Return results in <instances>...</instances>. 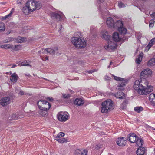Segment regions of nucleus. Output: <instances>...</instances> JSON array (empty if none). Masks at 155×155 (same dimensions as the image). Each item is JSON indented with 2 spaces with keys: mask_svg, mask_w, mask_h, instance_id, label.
Instances as JSON below:
<instances>
[{
  "mask_svg": "<svg viewBox=\"0 0 155 155\" xmlns=\"http://www.w3.org/2000/svg\"><path fill=\"white\" fill-rule=\"evenodd\" d=\"M153 44L150 41L149 43L147 46L146 47L148 49V50H149L151 47L153 45Z\"/></svg>",
  "mask_w": 155,
  "mask_h": 155,
  "instance_id": "nucleus-45",
  "label": "nucleus"
},
{
  "mask_svg": "<svg viewBox=\"0 0 155 155\" xmlns=\"http://www.w3.org/2000/svg\"><path fill=\"white\" fill-rule=\"evenodd\" d=\"M108 33L107 32H106L104 34H102V38H104L107 41H110V36L108 35Z\"/></svg>",
  "mask_w": 155,
  "mask_h": 155,
  "instance_id": "nucleus-28",
  "label": "nucleus"
},
{
  "mask_svg": "<svg viewBox=\"0 0 155 155\" xmlns=\"http://www.w3.org/2000/svg\"><path fill=\"white\" fill-rule=\"evenodd\" d=\"M19 94L21 95H23L24 94L23 91H20Z\"/></svg>",
  "mask_w": 155,
  "mask_h": 155,
  "instance_id": "nucleus-56",
  "label": "nucleus"
},
{
  "mask_svg": "<svg viewBox=\"0 0 155 155\" xmlns=\"http://www.w3.org/2000/svg\"><path fill=\"white\" fill-rule=\"evenodd\" d=\"M148 82L146 79L136 80L134 85V89L139 94L143 95L145 94V91L147 90L146 88L147 87Z\"/></svg>",
  "mask_w": 155,
  "mask_h": 155,
  "instance_id": "nucleus-1",
  "label": "nucleus"
},
{
  "mask_svg": "<svg viewBox=\"0 0 155 155\" xmlns=\"http://www.w3.org/2000/svg\"><path fill=\"white\" fill-rule=\"evenodd\" d=\"M124 95V93L121 91L117 92V94H115V97L116 98L121 99H123L124 98L123 96Z\"/></svg>",
  "mask_w": 155,
  "mask_h": 155,
  "instance_id": "nucleus-25",
  "label": "nucleus"
},
{
  "mask_svg": "<svg viewBox=\"0 0 155 155\" xmlns=\"http://www.w3.org/2000/svg\"><path fill=\"white\" fill-rule=\"evenodd\" d=\"M150 41L151 42H152L153 44V43L155 42V38H154L153 39H152Z\"/></svg>",
  "mask_w": 155,
  "mask_h": 155,
  "instance_id": "nucleus-54",
  "label": "nucleus"
},
{
  "mask_svg": "<svg viewBox=\"0 0 155 155\" xmlns=\"http://www.w3.org/2000/svg\"><path fill=\"white\" fill-rule=\"evenodd\" d=\"M18 78V75L14 73L11 75L10 80L12 82L15 83L17 81V78Z\"/></svg>",
  "mask_w": 155,
  "mask_h": 155,
  "instance_id": "nucleus-24",
  "label": "nucleus"
},
{
  "mask_svg": "<svg viewBox=\"0 0 155 155\" xmlns=\"http://www.w3.org/2000/svg\"><path fill=\"white\" fill-rule=\"evenodd\" d=\"M147 150L143 147H139L136 151V153L137 155H146Z\"/></svg>",
  "mask_w": 155,
  "mask_h": 155,
  "instance_id": "nucleus-15",
  "label": "nucleus"
},
{
  "mask_svg": "<svg viewBox=\"0 0 155 155\" xmlns=\"http://www.w3.org/2000/svg\"><path fill=\"white\" fill-rule=\"evenodd\" d=\"M25 61V63L27 64H29L30 62V61L28 60H25V61Z\"/></svg>",
  "mask_w": 155,
  "mask_h": 155,
  "instance_id": "nucleus-57",
  "label": "nucleus"
},
{
  "mask_svg": "<svg viewBox=\"0 0 155 155\" xmlns=\"http://www.w3.org/2000/svg\"><path fill=\"white\" fill-rule=\"evenodd\" d=\"M134 110L138 113H140L143 110V108L141 106H137L134 108Z\"/></svg>",
  "mask_w": 155,
  "mask_h": 155,
  "instance_id": "nucleus-31",
  "label": "nucleus"
},
{
  "mask_svg": "<svg viewBox=\"0 0 155 155\" xmlns=\"http://www.w3.org/2000/svg\"><path fill=\"white\" fill-rule=\"evenodd\" d=\"M154 21L153 19H152L151 20H150L149 23L150 27H152L153 26L152 25H153L154 23Z\"/></svg>",
  "mask_w": 155,
  "mask_h": 155,
  "instance_id": "nucleus-43",
  "label": "nucleus"
},
{
  "mask_svg": "<svg viewBox=\"0 0 155 155\" xmlns=\"http://www.w3.org/2000/svg\"><path fill=\"white\" fill-rule=\"evenodd\" d=\"M126 84L125 83L124 80L123 79L122 81H121L119 83L118 85V89L120 90H123L125 87Z\"/></svg>",
  "mask_w": 155,
  "mask_h": 155,
  "instance_id": "nucleus-19",
  "label": "nucleus"
},
{
  "mask_svg": "<svg viewBox=\"0 0 155 155\" xmlns=\"http://www.w3.org/2000/svg\"><path fill=\"white\" fill-rule=\"evenodd\" d=\"M26 5L30 9V11L33 12L35 10H38L41 7V4L39 1L34 0L28 1Z\"/></svg>",
  "mask_w": 155,
  "mask_h": 155,
  "instance_id": "nucleus-4",
  "label": "nucleus"
},
{
  "mask_svg": "<svg viewBox=\"0 0 155 155\" xmlns=\"http://www.w3.org/2000/svg\"><path fill=\"white\" fill-rule=\"evenodd\" d=\"M113 40L115 42H118L120 41V38L119 36V34L117 32L114 33L112 35Z\"/></svg>",
  "mask_w": 155,
  "mask_h": 155,
  "instance_id": "nucleus-21",
  "label": "nucleus"
},
{
  "mask_svg": "<svg viewBox=\"0 0 155 155\" xmlns=\"http://www.w3.org/2000/svg\"><path fill=\"white\" fill-rule=\"evenodd\" d=\"M126 138L124 137H120L116 140V143L119 146H123L126 145Z\"/></svg>",
  "mask_w": 155,
  "mask_h": 155,
  "instance_id": "nucleus-10",
  "label": "nucleus"
},
{
  "mask_svg": "<svg viewBox=\"0 0 155 155\" xmlns=\"http://www.w3.org/2000/svg\"><path fill=\"white\" fill-rule=\"evenodd\" d=\"M152 74L151 71L149 69H146L143 70L140 73V77L141 78L145 79L148 78Z\"/></svg>",
  "mask_w": 155,
  "mask_h": 155,
  "instance_id": "nucleus-8",
  "label": "nucleus"
},
{
  "mask_svg": "<svg viewBox=\"0 0 155 155\" xmlns=\"http://www.w3.org/2000/svg\"><path fill=\"white\" fill-rule=\"evenodd\" d=\"M20 64L22 66H30V65L28 64H27L25 62V61H23V62H21V61H20Z\"/></svg>",
  "mask_w": 155,
  "mask_h": 155,
  "instance_id": "nucleus-40",
  "label": "nucleus"
},
{
  "mask_svg": "<svg viewBox=\"0 0 155 155\" xmlns=\"http://www.w3.org/2000/svg\"><path fill=\"white\" fill-rule=\"evenodd\" d=\"M37 105L39 109L42 108L48 110L51 107L50 103L47 101L43 99L39 100L37 103Z\"/></svg>",
  "mask_w": 155,
  "mask_h": 155,
  "instance_id": "nucleus-5",
  "label": "nucleus"
},
{
  "mask_svg": "<svg viewBox=\"0 0 155 155\" xmlns=\"http://www.w3.org/2000/svg\"><path fill=\"white\" fill-rule=\"evenodd\" d=\"M48 56H46L45 57V60H48Z\"/></svg>",
  "mask_w": 155,
  "mask_h": 155,
  "instance_id": "nucleus-63",
  "label": "nucleus"
},
{
  "mask_svg": "<svg viewBox=\"0 0 155 155\" xmlns=\"http://www.w3.org/2000/svg\"><path fill=\"white\" fill-rule=\"evenodd\" d=\"M135 143L139 147H142L144 143L141 137H138L137 141Z\"/></svg>",
  "mask_w": 155,
  "mask_h": 155,
  "instance_id": "nucleus-20",
  "label": "nucleus"
},
{
  "mask_svg": "<svg viewBox=\"0 0 155 155\" xmlns=\"http://www.w3.org/2000/svg\"><path fill=\"white\" fill-rule=\"evenodd\" d=\"M5 29V27L4 24L0 22V32L4 31Z\"/></svg>",
  "mask_w": 155,
  "mask_h": 155,
  "instance_id": "nucleus-34",
  "label": "nucleus"
},
{
  "mask_svg": "<svg viewBox=\"0 0 155 155\" xmlns=\"http://www.w3.org/2000/svg\"><path fill=\"white\" fill-rule=\"evenodd\" d=\"M100 11L101 12V14L102 15L104 14L105 15V14L104 13V12H107V10L106 8H104L103 10L101 9Z\"/></svg>",
  "mask_w": 155,
  "mask_h": 155,
  "instance_id": "nucleus-48",
  "label": "nucleus"
},
{
  "mask_svg": "<svg viewBox=\"0 0 155 155\" xmlns=\"http://www.w3.org/2000/svg\"><path fill=\"white\" fill-rule=\"evenodd\" d=\"M70 94H63V97L64 99H68L70 97Z\"/></svg>",
  "mask_w": 155,
  "mask_h": 155,
  "instance_id": "nucleus-38",
  "label": "nucleus"
},
{
  "mask_svg": "<svg viewBox=\"0 0 155 155\" xmlns=\"http://www.w3.org/2000/svg\"><path fill=\"white\" fill-rule=\"evenodd\" d=\"M63 14H61L56 12H52L51 13V17L54 19H55L57 21H60L63 17Z\"/></svg>",
  "mask_w": 155,
  "mask_h": 155,
  "instance_id": "nucleus-11",
  "label": "nucleus"
},
{
  "mask_svg": "<svg viewBox=\"0 0 155 155\" xmlns=\"http://www.w3.org/2000/svg\"><path fill=\"white\" fill-rule=\"evenodd\" d=\"M150 101L152 102L153 104H155V97L153 99L150 100Z\"/></svg>",
  "mask_w": 155,
  "mask_h": 155,
  "instance_id": "nucleus-53",
  "label": "nucleus"
},
{
  "mask_svg": "<svg viewBox=\"0 0 155 155\" xmlns=\"http://www.w3.org/2000/svg\"><path fill=\"white\" fill-rule=\"evenodd\" d=\"M20 47V45H16L15 46H13V45H12V49L15 50H18L19 49Z\"/></svg>",
  "mask_w": 155,
  "mask_h": 155,
  "instance_id": "nucleus-35",
  "label": "nucleus"
},
{
  "mask_svg": "<svg viewBox=\"0 0 155 155\" xmlns=\"http://www.w3.org/2000/svg\"><path fill=\"white\" fill-rule=\"evenodd\" d=\"M46 99L48 101H49L50 102H52L54 100L53 99L52 97H49L46 98Z\"/></svg>",
  "mask_w": 155,
  "mask_h": 155,
  "instance_id": "nucleus-49",
  "label": "nucleus"
},
{
  "mask_svg": "<svg viewBox=\"0 0 155 155\" xmlns=\"http://www.w3.org/2000/svg\"><path fill=\"white\" fill-rule=\"evenodd\" d=\"M19 38L20 39V41H19V42H20V43H21L23 42L24 41H26V38L25 37H19Z\"/></svg>",
  "mask_w": 155,
  "mask_h": 155,
  "instance_id": "nucleus-46",
  "label": "nucleus"
},
{
  "mask_svg": "<svg viewBox=\"0 0 155 155\" xmlns=\"http://www.w3.org/2000/svg\"><path fill=\"white\" fill-rule=\"evenodd\" d=\"M155 65V58L150 59L147 64L148 66H152Z\"/></svg>",
  "mask_w": 155,
  "mask_h": 155,
  "instance_id": "nucleus-27",
  "label": "nucleus"
},
{
  "mask_svg": "<svg viewBox=\"0 0 155 155\" xmlns=\"http://www.w3.org/2000/svg\"><path fill=\"white\" fill-rule=\"evenodd\" d=\"M22 10L23 13L25 14L26 15L32 12L30 11L29 8L27 5L26 6L23 7Z\"/></svg>",
  "mask_w": 155,
  "mask_h": 155,
  "instance_id": "nucleus-23",
  "label": "nucleus"
},
{
  "mask_svg": "<svg viewBox=\"0 0 155 155\" xmlns=\"http://www.w3.org/2000/svg\"><path fill=\"white\" fill-rule=\"evenodd\" d=\"M64 135V133L62 132H60L58 135L57 137L58 138L62 137Z\"/></svg>",
  "mask_w": 155,
  "mask_h": 155,
  "instance_id": "nucleus-41",
  "label": "nucleus"
},
{
  "mask_svg": "<svg viewBox=\"0 0 155 155\" xmlns=\"http://www.w3.org/2000/svg\"><path fill=\"white\" fill-rule=\"evenodd\" d=\"M128 37H123L122 38H120V41L122 42H124L128 39Z\"/></svg>",
  "mask_w": 155,
  "mask_h": 155,
  "instance_id": "nucleus-42",
  "label": "nucleus"
},
{
  "mask_svg": "<svg viewBox=\"0 0 155 155\" xmlns=\"http://www.w3.org/2000/svg\"><path fill=\"white\" fill-rule=\"evenodd\" d=\"M155 97V94H150L149 96V99L150 101L153 99Z\"/></svg>",
  "mask_w": 155,
  "mask_h": 155,
  "instance_id": "nucleus-39",
  "label": "nucleus"
},
{
  "mask_svg": "<svg viewBox=\"0 0 155 155\" xmlns=\"http://www.w3.org/2000/svg\"><path fill=\"white\" fill-rule=\"evenodd\" d=\"M88 152V150L87 149H77L75 150L74 154L75 155H87Z\"/></svg>",
  "mask_w": 155,
  "mask_h": 155,
  "instance_id": "nucleus-13",
  "label": "nucleus"
},
{
  "mask_svg": "<svg viewBox=\"0 0 155 155\" xmlns=\"http://www.w3.org/2000/svg\"><path fill=\"white\" fill-rule=\"evenodd\" d=\"M10 17V14H8V15L2 17V20H5L6 19L8 18H9Z\"/></svg>",
  "mask_w": 155,
  "mask_h": 155,
  "instance_id": "nucleus-47",
  "label": "nucleus"
},
{
  "mask_svg": "<svg viewBox=\"0 0 155 155\" xmlns=\"http://www.w3.org/2000/svg\"><path fill=\"white\" fill-rule=\"evenodd\" d=\"M117 46V44L116 43L112 42L110 41H108L107 42V44L104 46L106 49L114 51L116 49Z\"/></svg>",
  "mask_w": 155,
  "mask_h": 155,
  "instance_id": "nucleus-7",
  "label": "nucleus"
},
{
  "mask_svg": "<svg viewBox=\"0 0 155 155\" xmlns=\"http://www.w3.org/2000/svg\"><path fill=\"white\" fill-rule=\"evenodd\" d=\"M45 50L48 53H49L50 54H53L55 53H56L57 55L60 54L57 47L54 48V49L48 48L45 50Z\"/></svg>",
  "mask_w": 155,
  "mask_h": 155,
  "instance_id": "nucleus-12",
  "label": "nucleus"
},
{
  "mask_svg": "<svg viewBox=\"0 0 155 155\" xmlns=\"http://www.w3.org/2000/svg\"><path fill=\"white\" fill-rule=\"evenodd\" d=\"M15 42H16L17 43H20V42H19V41H20V39L19 38V37H18L17 38H15Z\"/></svg>",
  "mask_w": 155,
  "mask_h": 155,
  "instance_id": "nucleus-51",
  "label": "nucleus"
},
{
  "mask_svg": "<svg viewBox=\"0 0 155 155\" xmlns=\"http://www.w3.org/2000/svg\"><path fill=\"white\" fill-rule=\"evenodd\" d=\"M15 38H13L10 37L9 39V42H10L13 41H15Z\"/></svg>",
  "mask_w": 155,
  "mask_h": 155,
  "instance_id": "nucleus-52",
  "label": "nucleus"
},
{
  "mask_svg": "<svg viewBox=\"0 0 155 155\" xmlns=\"http://www.w3.org/2000/svg\"><path fill=\"white\" fill-rule=\"evenodd\" d=\"M113 102L111 100L108 99L101 103V112L102 113H107L108 110H112Z\"/></svg>",
  "mask_w": 155,
  "mask_h": 155,
  "instance_id": "nucleus-3",
  "label": "nucleus"
},
{
  "mask_svg": "<svg viewBox=\"0 0 155 155\" xmlns=\"http://www.w3.org/2000/svg\"><path fill=\"white\" fill-rule=\"evenodd\" d=\"M10 99L9 97H4L0 100V104L4 106L6 105L9 103Z\"/></svg>",
  "mask_w": 155,
  "mask_h": 155,
  "instance_id": "nucleus-14",
  "label": "nucleus"
},
{
  "mask_svg": "<svg viewBox=\"0 0 155 155\" xmlns=\"http://www.w3.org/2000/svg\"><path fill=\"white\" fill-rule=\"evenodd\" d=\"M147 90L145 91V94H149L150 92H151L153 90V87L151 86H148L147 85V87L146 88Z\"/></svg>",
  "mask_w": 155,
  "mask_h": 155,
  "instance_id": "nucleus-26",
  "label": "nucleus"
},
{
  "mask_svg": "<svg viewBox=\"0 0 155 155\" xmlns=\"http://www.w3.org/2000/svg\"><path fill=\"white\" fill-rule=\"evenodd\" d=\"M56 140L58 142H59L62 143L64 142H67L68 141L65 138H58L56 139Z\"/></svg>",
  "mask_w": 155,
  "mask_h": 155,
  "instance_id": "nucleus-32",
  "label": "nucleus"
},
{
  "mask_svg": "<svg viewBox=\"0 0 155 155\" xmlns=\"http://www.w3.org/2000/svg\"><path fill=\"white\" fill-rule=\"evenodd\" d=\"M17 66V65L15 64H13L12 65V67H11L12 68H14L16 67Z\"/></svg>",
  "mask_w": 155,
  "mask_h": 155,
  "instance_id": "nucleus-59",
  "label": "nucleus"
},
{
  "mask_svg": "<svg viewBox=\"0 0 155 155\" xmlns=\"http://www.w3.org/2000/svg\"><path fill=\"white\" fill-rule=\"evenodd\" d=\"M118 30L122 35L125 34L127 33V30L126 28L123 27V26Z\"/></svg>",
  "mask_w": 155,
  "mask_h": 155,
  "instance_id": "nucleus-29",
  "label": "nucleus"
},
{
  "mask_svg": "<svg viewBox=\"0 0 155 155\" xmlns=\"http://www.w3.org/2000/svg\"><path fill=\"white\" fill-rule=\"evenodd\" d=\"M109 77L108 76H107L105 78V79L106 80H108L109 79Z\"/></svg>",
  "mask_w": 155,
  "mask_h": 155,
  "instance_id": "nucleus-64",
  "label": "nucleus"
},
{
  "mask_svg": "<svg viewBox=\"0 0 155 155\" xmlns=\"http://www.w3.org/2000/svg\"><path fill=\"white\" fill-rule=\"evenodd\" d=\"M21 0H18L17 1V4L21 3Z\"/></svg>",
  "mask_w": 155,
  "mask_h": 155,
  "instance_id": "nucleus-58",
  "label": "nucleus"
},
{
  "mask_svg": "<svg viewBox=\"0 0 155 155\" xmlns=\"http://www.w3.org/2000/svg\"><path fill=\"white\" fill-rule=\"evenodd\" d=\"M123 26V24L122 21L120 20L117 21L116 22H114L113 26V28L119 29V28Z\"/></svg>",
  "mask_w": 155,
  "mask_h": 155,
  "instance_id": "nucleus-17",
  "label": "nucleus"
},
{
  "mask_svg": "<svg viewBox=\"0 0 155 155\" xmlns=\"http://www.w3.org/2000/svg\"><path fill=\"white\" fill-rule=\"evenodd\" d=\"M4 42L5 43H7V42H9V41H8V40L6 39V40H4Z\"/></svg>",
  "mask_w": 155,
  "mask_h": 155,
  "instance_id": "nucleus-60",
  "label": "nucleus"
},
{
  "mask_svg": "<svg viewBox=\"0 0 155 155\" xmlns=\"http://www.w3.org/2000/svg\"><path fill=\"white\" fill-rule=\"evenodd\" d=\"M114 22L113 18L111 17L108 18L106 21V23L107 26L110 28H113Z\"/></svg>",
  "mask_w": 155,
  "mask_h": 155,
  "instance_id": "nucleus-16",
  "label": "nucleus"
},
{
  "mask_svg": "<svg viewBox=\"0 0 155 155\" xmlns=\"http://www.w3.org/2000/svg\"><path fill=\"white\" fill-rule=\"evenodd\" d=\"M84 103V101L81 99L76 98L74 102L75 104L78 106H80L82 105Z\"/></svg>",
  "mask_w": 155,
  "mask_h": 155,
  "instance_id": "nucleus-22",
  "label": "nucleus"
},
{
  "mask_svg": "<svg viewBox=\"0 0 155 155\" xmlns=\"http://www.w3.org/2000/svg\"><path fill=\"white\" fill-rule=\"evenodd\" d=\"M25 74V76H27L28 77H29L30 76V74L28 73H26V74Z\"/></svg>",
  "mask_w": 155,
  "mask_h": 155,
  "instance_id": "nucleus-61",
  "label": "nucleus"
},
{
  "mask_svg": "<svg viewBox=\"0 0 155 155\" xmlns=\"http://www.w3.org/2000/svg\"><path fill=\"white\" fill-rule=\"evenodd\" d=\"M143 54V53L140 54L139 55L138 58H137L136 59L135 61L137 63L139 64L140 63L142 59Z\"/></svg>",
  "mask_w": 155,
  "mask_h": 155,
  "instance_id": "nucleus-30",
  "label": "nucleus"
},
{
  "mask_svg": "<svg viewBox=\"0 0 155 155\" xmlns=\"http://www.w3.org/2000/svg\"><path fill=\"white\" fill-rule=\"evenodd\" d=\"M137 137L138 136L134 133H130L127 136V139L131 143H134L137 141Z\"/></svg>",
  "mask_w": 155,
  "mask_h": 155,
  "instance_id": "nucleus-9",
  "label": "nucleus"
},
{
  "mask_svg": "<svg viewBox=\"0 0 155 155\" xmlns=\"http://www.w3.org/2000/svg\"><path fill=\"white\" fill-rule=\"evenodd\" d=\"M58 120L61 122H65L68 120L69 117V114L66 112H60L57 115Z\"/></svg>",
  "mask_w": 155,
  "mask_h": 155,
  "instance_id": "nucleus-6",
  "label": "nucleus"
},
{
  "mask_svg": "<svg viewBox=\"0 0 155 155\" xmlns=\"http://www.w3.org/2000/svg\"><path fill=\"white\" fill-rule=\"evenodd\" d=\"M152 17H155V12L152 13L151 15Z\"/></svg>",
  "mask_w": 155,
  "mask_h": 155,
  "instance_id": "nucleus-62",
  "label": "nucleus"
},
{
  "mask_svg": "<svg viewBox=\"0 0 155 155\" xmlns=\"http://www.w3.org/2000/svg\"><path fill=\"white\" fill-rule=\"evenodd\" d=\"M113 76L114 77V79L116 81H119L120 82L121 81H122L123 80V79L122 78H120L119 77H117V76H116L114 75H113Z\"/></svg>",
  "mask_w": 155,
  "mask_h": 155,
  "instance_id": "nucleus-37",
  "label": "nucleus"
},
{
  "mask_svg": "<svg viewBox=\"0 0 155 155\" xmlns=\"http://www.w3.org/2000/svg\"><path fill=\"white\" fill-rule=\"evenodd\" d=\"M12 45L8 44H5L0 46V47L1 48H4L5 49H12Z\"/></svg>",
  "mask_w": 155,
  "mask_h": 155,
  "instance_id": "nucleus-33",
  "label": "nucleus"
},
{
  "mask_svg": "<svg viewBox=\"0 0 155 155\" xmlns=\"http://www.w3.org/2000/svg\"><path fill=\"white\" fill-rule=\"evenodd\" d=\"M15 11V9L13 8L12 9V10L10 12L9 14H10V16H11L12 15V13L14 12Z\"/></svg>",
  "mask_w": 155,
  "mask_h": 155,
  "instance_id": "nucleus-55",
  "label": "nucleus"
},
{
  "mask_svg": "<svg viewBox=\"0 0 155 155\" xmlns=\"http://www.w3.org/2000/svg\"><path fill=\"white\" fill-rule=\"evenodd\" d=\"M71 42L77 48H84L86 46V42L84 39L80 37H74L71 38Z\"/></svg>",
  "mask_w": 155,
  "mask_h": 155,
  "instance_id": "nucleus-2",
  "label": "nucleus"
},
{
  "mask_svg": "<svg viewBox=\"0 0 155 155\" xmlns=\"http://www.w3.org/2000/svg\"><path fill=\"white\" fill-rule=\"evenodd\" d=\"M103 147V145L100 144H98L97 145H96L95 147V148L97 150H99L100 148H102Z\"/></svg>",
  "mask_w": 155,
  "mask_h": 155,
  "instance_id": "nucleus-44",
  "label": "nucleus"
},
{
  "mask_svg": "<svg viewBox=\"0 0 155 155\" xmlns=\"http://www.w3.org/2000/svg\"><path fill=\"white\" fill-rule=\"evenodd\" d=\"M127 101H125L124 102L123 101V103L121 104V105L120 108L122 109H125L126 108V104Z\"/></svg>",
  "mask_w": 155,
  "mask_h": 155,
  "instance_id": "nucleus-36",
  "label": "nucleus"
},
{
  "mask_svg": "<svg viewBox=\"0 0 155 155\" xmlns=\"http://www.w3.org/2000/svg\"><path fill=\"white\" fill-rule=\"evenodd\" d=\"M40 110L39 111V114L43 117H46L48 115V110H46L45 109L41 108L39 109Z\"/></svg>",
  "mask_w": 155,
  "mask_h": 155,
  "instance_id": "nucleus-18",
  "label": "nucleus"
},
{
  "mask_svg": "<svg viewBox=\"0 0 155 155\" xmlns=\"http://www.w3.org/2000/svg\"><path fill=\"white\" fill-rule=\"evenodd\" d=\"M124 4L121 2H120L118 3V6L120 8L123 7Z\"/></svg>",
  "mask_w": 155,
  "mask_h": 155,
  "instance_id": "nucleus-50",
  "label": "nucleus"
}]
</instances>
